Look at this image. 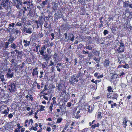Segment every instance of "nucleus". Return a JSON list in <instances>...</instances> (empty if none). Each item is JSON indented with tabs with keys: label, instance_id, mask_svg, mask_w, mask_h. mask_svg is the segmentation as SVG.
<instances>
[{
	"label": "nucleus",
	"instance_id": "6e6d98bb",
	"mask_svg": "<svg viewBox=\"0 0 132 132\" xmlns=\"http://www.w3.org/2000/svg\"><path fill=\"white\" fill-rule=\"evenodd\" d=\"M109 33V31L107 30H104L103 32V34L105 35H106Z\"/></svg>",
	"mask_w": 132,
	"mask_h": 132
},
{
	"label": "nucleus",
	"instance_id": "0eeeda50",
	"mask_svg": "<svg viewBox=\"0 0 132 132\" xmlns=\"http://www.w3.org/2000/svg\"><path fill=\"white\" fill-rule=\"evenodd\" d=\"M13 3V5L15 6L19 9L20 8V7L21 5V2L20 0H12Z\"/></svg>",
	"mask_w": 132,
	"mask_h": 132
},
{
	"label": "nucleus",
	"instance_id": "6ab92c4d",
	"mask_svg": "<svg viewBox=\"0 0 132 132\" xmlns=\"http://www.w3.org/2000/svg\"><path fill=\"white\" fill-rule=\"evenodd\" d=\"M127 122H128V121L127 120H126V118H124V120L122 122V125L124 128H126V127L127 126Z\"/></svg>",
	"mask_w": 132,
	"mask_h": 132
},
{
	"label": "nucleus",
	"instance_id": "c756f323",
	"mask_svg": "<svg viewBox=\"0 0 132 132\" xmlns=\"http://www.w3.org/2000/svg\"><path fill=\"white\" fill-rule=\"evenodd\" d=\"M10 62L11 63V64L12 65L13 64L16 62V58L14 57L13 59H12L11 60Z\"/></svg>",
	"mask_w": 132,
	"mask_h": 132
},
{
	"label": "nucleus",
	"instance_id": "a211bd4d",
	"mask_svg": "<svg viewBox=\"0 0 132 132\" xmlns=\"http://www.w3.org/2000/svg\"><path fill=\"white\" fill-rule=\"evenodd\" d=\"M37 68H35L33 70V72L32 73V75L34 77V76L37 75V77H38V72L37 71Z\"/></svg>",
	"mask_w": 132,
	"mask_h": 132
},
{
	"label": "nucleus",
	"instance_id": "e2e57ef3",
	"mask_svg": "<svg viewBox=\"0 0 132 132\" xmlns=\"http://www.w3.org/2000/svg\"><path fill=\"white\" fill-rule=\"evenodd\" d=\"M25 63L24 62H23L22 64V65L20 67V68L22 69L24 66Z\"/></svg>",
	"mask_w": 132,
	"mask_h": 132
},
{
	"label": "nucleus",
	"instance_id": "4468645a",
	"mask_svg": "<svg viewBox=\"0 0 132 132\" xmlns=\"http://www.w3.org/2000/svg\"><path fill=\"white\" fill-rule=\"evenodd\" d=\"M46 49L45 46L41 48L39 50V52L40 53L41 55H44Z\"/></svg>",
	"mask_w": 132,
	"mask_h": 132
},
{
	"label": "nucleus",
	"instance_id": "f704fd0d",
	"mask_svg": "<svg viewBox=\"0 0 132 132\" xmlns=\"http://www.w3.org/2000/svg\"><path fill=\"white\" fill-rule=\"evenodd\" d=\"M0 79L1 81L3 82L5 81V79L4 78V75H2V74L0 76Z\"/></svg>",
	"mask_w": 132,
	"mask_h": 132
},
{
	"label": "nucleus",
	"instance_id": "f257e3e1",
	"mask_svg": "<svg viewBox=\"0 0 132 132\" xmlns=\"http://www.w3.org/2000/svg\"><path fill=\"white\" fill-rule=\"evenodd\" d=\"M64 35L65 36L64 38L66 39L64 41L67 42H70V41L72 42L75 38V36L72 33L66 32L64 34Z\"/></svg>",
	"mask_w": 132,
	"mask_h": 132
},
{
	"label": "nucleus",
	"instance_id": "774afa93",
	"mask_svg": "<svg viewBox=\"0 0 132 132\" xmlns=\"http://www.w3.org/2000/svg\"><path fill=\"white\" fill-rule=\"evenodd\" d=\"M13 117V114L11 113L9 115L8 117L9 119H10L12 118V117Z\"/></svg>",
	"mask_w": 132,
	"mask_h": 132
},
{
	"label": "nucleus",
	"instance_id": "052dcab7",
	"mask_svg": "<svg viewBox=\"0 0 132 132\" xmlns=\"http://www.w3.org/2000/svg\"><path fill=\"white\" fill-rule=\"evenodd\" d=\"M91 82H94L96 84H97V80L94 81V79H92L91 81Z\"/></svg>",
	"mask_w": 132,
	"mask_h": 132
},
{
	"label": "nucleus",
	"instance_id": "2f4dec72",
	"mask_svg": "<svg viewBox=\"0 0 132 132\" xmlns=\"http://www.w3.org/2000/svg\"><path fill=\"white\" fill-rule=\"evenodd\" d=\"M63 26H64V25H63ZM70 25L68 24H65L64 25V28L66 30H68L70 28Z\"/></svg>",
	"mask_w": 132,
	"mask_h": 132
},
{
	"label": "nucleus",
	"instance_id": "864d4df0",
	"mask_svg": "<svg viewBox=\"0 0 132 132\" xmlns=\"http://www.w3.org/2000/svg\"><path fill=\"white\" fill-rule=\"evenodd\" d=\"M45 106L43 105H42L40 109V111H42L45 110L44 108Z\"/></svg>",
	"mask_w": 132,
	"mask_h": 132
},
{
	"label": "nucleus",
	"instance_id": "a19ab883",
	"mask_svg": "<svg viewBox=\"0 0 132 132\" xmlns=\"http://www.w3.org/2000/svg\"><path fill=\"white\" fill-rule=\"evenodd\" d=\"M65 60L66 61V62H65V63H67V64H68L67 66H69L70 65L71 62H69V59L67 57H66L65 58Z\"/></svg>",
	"mask_w": 132,
	"mask_h": 132
},
{
	"label": "nucleus",
	"instance_id": "7c9ffc66",
	"mask_svg": "<svg viewBox=\"0 0 132 132\" xmlns=\"http://www.w3.org/2000/svg\"><path fill=\"white\" fill-rule=\"evenodd\" d=\"M26 6H28L30 7V9H33L34 8V5L33 3H30L29 4H25Z\"/></svg>",
	"mask_w": 132,
	"mask_h": 132
},
{
	"label": "nucleus",
	"instance_id": "20e7f679",
	"mask_svg": "<svg viewBox=\"0 0 132 132\" xmlns=\"http://www.w3.org/2000/svg\"><path fill=\"white\" fill-rule=\"evenodd\" d=\"M78 78L76 74H74L71 77L70 79L69 80L70 83L72 84L74 86V84L78 81Z\"/></svg>",
	"mask_w": 132,
	"mask_h": 132
},
{
	"label": "nucleus",
	"instance_id": "3c124183",
	"mask_svg": "<svg viewBox=\"0 0 132 132\" xmlns=\"http://www.w3.org/2000/svg\"><path fill=\"white\" fill-rule=\"evenodd\" d=\"M21 29L22 30V32H26V29H27V28L26 27L24 26L23 27V28L22 29H21Z\"/></svg>",
	"mask_w": 132,
	"mask_h": 132
},
{
	"label": "nucleus",
	"instance_id": "58836bf2",
	"mask_svg": "<svg viewBox=\"0 0 132 132\" xmlns=\"http://www.w3.org/2000/svg\"><path fill=\"white\" fill-rule=\"evenodd\" d=\"M126 28H129L130 30L132 29V26L130 25V24H129L128 23L126 24Z\"/></svg>",
	"mask_w": 132,
	"mask_h": 132
},
{
	"label": "nucleus",
	"instance_id": "de8ad7c7",
	"mask_svg": "<svg viewBox=\"0 0 132 132\" xmlns=\"http://www.w3.org/2000/svg\"><path fill=\"white\" fill-rule=\"evenodd\" d=\"M93 59L96 61L97 63H98L100 62V59L95 57Z\"/></svg>",
	"mask_w": 132,
	"mask_h": 132
},
{
	"label": "nucleus",
	"instance_id": "4be33fe9",
	"mask_svg": "<svg viewBox=\"0 0 132 132\" xmlns=\"http://www.w3.org/2000/svg\"><path fill=\"white\" fill-rule=\"evenodd\" d=\"M77 75L78 77L79 78V77H82L84 75V73L83 71L80 70L79 71L78 74Z\"/></svg>",
	"mask_w": 132,
	"mask_h": 132
},
{
	"label": "nucleus",
	"instance_id": "5fc2aeb1",
	"mask_svg": "<svg viewBox=\"0 0 132 132\" xmlns=\"http://www.w3.org/2000/svg\"><path fill=\"white\" fill-rule=\"evenodd\" d=\"M57 54L55 52L53 56L54 59H55V60H56V57L57 56Z\"/></svg>",
	"mask_w": 132,
	"mask_h": 132
},
{
	"label": "nucleus",
	"instance_id": "423d86ee",
	"mask_svg": "<svg viewBox=\"0 0 132 132\" xmlns=\"http://www.w3.org/2000/svg\"><path fill=\"white\" fill-rule=\"evenodd\" d=\"M9 0H2L1 2L2 5V7L5 9H8L9 8Z\"/></svg>",
	"mask_w": 132,
	"mask_h": 132
},
{
	"label": "nucleus",
	"instance_id": "473e14b6",
	"mask_svg": "<svg viewBox=\"0 0 132 132\" xmlns=\"http://www.w3.org/2000/svg\"><path fill=\"white\" fill-rule=\"evenodd\" d=\"M100 126L99 123H97V124H95L94 125H92L91 126V128L92 129H94L96 127H98Z\"/></svg>",
	"mask_w": 132,
	"mask_h": 132
},
{
	"label": "nucleus",
	"instance_id": "a878e982",
	"mask_svg": "<svg viewBox=\"0 0 132 132\" xmlns=\"http://www.w3.org/2000/svg\"><path fill=\"white\" fill-rule=\"evenodd\" d=\"M107 90L109 92V93H111V92H114L112 88L110 86H109L107 87Z\"/></svg>",
	"mask_w": 132,
	"mask_h": 132
},
{
	"label": "nucleus",
	"instance_id": "338daca9",
	"mask_svg": "<svg viewBox=\"0 0 132 132\" xmlns=\"http://www.w3.org/2000/svg\"><path fill=\"white\" fill-rule=\"evenodd\" d=\"M33 122V121L32 119H30L29 120L28 124L30 125V123H31V125L32 124V123Z\"/></svg>",
	"mask_w": 132,
	"mask_h": 132
},
{
	"label": "nucleus",
	"instance_id": "c9c22d12",
	"mask_svg": "<svg viewBox=\"0 0 132 132\" xmlns=\"http://www.w3.org/2000/svg\"><path fill=\"white\" fill-rule=\"evenodd\" d=\"M36 45V44L35 43V46L36 50V52H38V48L40 47V45L39 44L37 45Z\"/></svg>",
	"mask_w": 132,
	"mask_h": 132
},
{
	"label": "nucleus",
	"instance_id": "39448f33",
	"mask_svg": "<svg viewBox=\"0 0 132 132\" xmlns=\"http://www.w3.org/2000/svg\"><path fill=\"white\" fill-rule=\"evenodd\" d=\"M14 73L13 71L10 68L7 69L6 73L5 76L8 79H10L12 78L13 76Z\"/></svg>",
	"mask_w": 132,
	"mask_h": 132
},
{
	"label": "nucleus",
	"instance_id": "09e8293b",
	"mask_svg": "<svg viewBox=\"0 0 132 132\" xmlns=\"http://www.w3.org/2000/svg\"><path fill=\"white\" fill-rule=\"evenodd\" d=\"M62 119L61 118H59L57 119V120L56 122L57 123H60L62 120Z\"/></svg>",
	"mask_w": 132,
	"mask_h": 132
},
{
	"label": "nucleus",
	"instance_id": "f03ea898",
	"mask_svg": "<svg viewBox=\"0 0 132 132\" xmlns=\"http://www.w3.org/2000/svg\"><path fill=\"white\" fill-rule=\"evenodd\" d=\"M119 43L120 44L119 46H116L115 47V51L118 53L124 52L125 51V48L124 43L120 42Z\"/></svg>",
	"mask_w": 132,
	"mask_h": 132
},
{
	"label": "nucleus",
	"instance_id": "69168bd1",
	"mask_svg": "<svg viewBox=\"0 0 132 132\" xmlns=\"http://www.w3.org/2000/svg\"><path fill=\"white\" fill-rule=\"evenodd\" d=\"M71 103L70 102H68L67 103V106L68 107H70L71 106Z\"/></svg>",
	"mask_w": 132,
	"mask_h": 132
},
{
	"label": "nucleus",
	"instance_id": "393cba45",
	"mask_svg": "<svg viewBox=\"0 0 132 132\" xmlns=\"http://www.w3.org/2000/svg\"><path fill=\"white\" fill-rule=\"evenodd\" d=\"M56 88L58 89V90L59 91H61L62 89V85L61 84H58V86H56Z\"/></svg>",
	"mask_w": 132,
	"mask_h": 132
},
{
	"label": "nucleus",
	"instance_id": "79ce46f5",
	"mask_svg": "<svg viewBox=\"0 0 132 132\" xmlns=\"http://www.w3.org/2000/svg\"><path fill=\"white\" fill-rule=\"evenodd\" d=\"M88 130V128H85L84 129L80 131L79 132H87Z\"/></svg>",
	"mask_w": 132,
	"mask_h": 132
},
{
	"label": "nucleus",
	"instance_id": "4d7b16f0",
	"mask_svg": "<svg viewBox=\"0 0 132 132\" xmlns=\"http://www.w3.org/2000/svg\"><path fill=\"white\" fill-rule=\"evenodd\" d=\"M100 54V52L98 51H96L95 53V54L96 56H99Z\"/></svg>",
	"mask_w": 132,
	"mask_h": 132
},
{
	"label": "nucleus",
	"instance_id": "a18cd8bd",
	"mask_svg": "<svg viewBox=\"0 0 132 132\" xmlns=\"http://www.w3.org/2000/svg\"><path fill=\"white\" fill-rule=\"evenodd\" d=\"M123 68L126 69V68H129V66L128 65V64L127 63H125V65H123Z\"/></svg>",
	"mask_w": 132,
	"mask_h": 132
},
{
	"label": "nucleus",
	"instance_id": "ddd939ff",
	"mask_svg": "<svg viewBox=\"0 0 132 132\" xmlns=\"http://www.w3.org/2000/svg\"><path fill=\"white\" fill-rule=\"evenodd\" d=\"M40 24L43 25L44 21H45V18H43L42 16H39L38 19V20Z\"/></svg>",
	"mask_w": 132,
	"mask_h": 132
},
{
	"label": "nucleus",
	"instance_id": "412c9836",
	"mask_svg": "<svg viewBox=\"0 0 132 132\" xmlns=\"http://www.w3.org/2000/svg\"><path fill=\"white\" fill-rule=\"evenodd\" d=\"M129 3H130L128 1L124 2L123 4V6L126 8L129 7Z\"/></svg>",
	"mask_w": 132,
	"mask_h": 132
},
{
	"label": "nucleus",
	"instance_id": "603ef678",
	"mask_svg": "<svg viewBox=\"0 0 132 132\" xmlns=\"http://www.w3.org/2000/svg\"><path fill=\"white\" fill-rule=\"evenodd\" d=\"M48 25V24L46 22L45 23L44 25V27H45L46 28H48L49 29H50L51 27H47V26Z\"/></svg>",
	"mask_w": 132,
	"mask_h": 132
},
{
	"label": "nucleus",
	"instance_id": "0e129e2a",
	"mask_svg": "<svg viewBox=\"0 0 132 132\" xmlns=\"http://www.w3.org/2000/svg\"><path fill=\"white\" fill-rule=\"evenodd\" d=\"M51 36H52V38H51V40H53L54 38V34L53 33H52L51 34Z\"/></svg>",
	"mask_w": 132,
	"mask_h": 132
},
{
	"label": "nucleus",
	"instance_id": "aec40b11",
	"mask_svg": "<svg viewBox=\"0 0 132 132\" xmlns=\"http://www.w3.org/2000/svg\"><path fill=\"white\" fill-rule=\"evenodd\" d=\"M10 46L11 48L13 49H16L17 47V46L14 43H11Z\"/></svg>",
	"mask_w": 132,
	"mask_h": 132
},
{
	"label": "nucleus",
	"instance_id": "f8f14e48",
	"mask_svg": "<svg viewBox=\"0 0 132 132\" xmlns=\"http://www.w3.org/2000/svg\"><path fill=\"white\" fill-rule=\"evenodd\" d=\"M28 15L29 16L31 17H33L35 15V12L34 10V8L30 9L29 10Z\"/></svg>",
	"mask_w": 132,
	"mask_h": 132
},
{
	"label": "nucleus",
	"instance_id": "4c0bfd02",
	"mask_svg": "<svg viewBox=\"0 0 132 132\" xmlns=\"http://www.w3.org/2000/svg\"><path fill=\"white\" fill-rule=\"evenodd\" d=\"M17 47H19V49H21L23 48V45L22 44V42H20V44H18L17 45Z\"/></svg>",
	"mask_w": 132,
	"mask_h": 132
},
{
	"label": "nucleus",
	"instance_id": "b1692460",
	"mask_svg": "<svg viewBox=\"0 0 132 132\" xmlns=\"http://www.w3.org/2000/svg\"><path fill=\"white\" fill-rule=\"evenodd\" d=\"M15 26V25L14 23H12L9 24V28L11 29L12 28L14 27Z\"/></svg>",
	"mask_w": 132,
	"mask_h": 132
},
{
	"label": "nucleus",
	"instance_id": "5701e85b",
	"mask_svg": "<svg viewBox=\"0 0 132 132\" xmlns=\"http://www.w3.org/2000/svg\"><path fill=\"white\" fill-rule=\"evenodd\" d=\"M15 38L14 37H10L8 39V41L9 43H13V42L15 40Z\"/></svg>",
	"mask_w": 132,
	"mask_h": 132
},
{
	"label": "nucleus",
	"instance_id": "2eb2a0df",
	"mask_svg": "<svg viewBox=\"0 0 132 132\" xmlns=\"http://www.w3.org/2000/svg\"><path fill=\"white\" fill-rule=\"evenodd\" d=\"M4 47V50H6L9 47V45L10 44L9 42H3L2 43Z\"/></svg>",
	"mask_w": 132,
	"mask_h": 132
},
{
	"label": "nucleus",
	"instance_id": "bb28decb",
	"mask_svg": "<svg viewBox=\"0 0 132 132\" xmlns=\"http://www.w3.org/2000/svg\"><path fill=\"white\" fill-rule=\"evenodd\" d=\"M52 5L53 6L52 9L54 10H55L56 9V7H57V5L55 2L53 3Z\"/></svg>",
	"mask_w": 132,
	"mask_h": 132
},
{
	"label": "nucleus",
	"instance_id": "1a4fd4ad",
	"mask_svg": "<svg viewBox=\"0 0 132 132\" xmlns=\"http://www.w3.org/2000/svg\"><path fill=\"white\" fill-rule=\"evenodd\" d=\"M103 65L106 68H108L109 67L110 63L109 59H105L103 62Z\"/></svg>",
	"mask_w": 132,
	"mask_h": 132
},
{
	"label": "nucleus",
	"instance_id": "dca6fc26",
	"mask_svg": "<svg viewBox=\"0 0 132 132\" xmlns=\"http://www.w3.org/2000/svg\"><path fill=\"white\" fill-rule=\"evenodd\" d=\"M35 26L36 27L37 29H38L39 28L40 26L42 27V25L37 20H35L34 22Z\"/></svg>",
	"mask_w": 132,
	"mask_h": 132
},
{
	"label": "nucleus",
	"instance_id": "9b49d317",
	"mask_svg": "<svg viewBox=\"0 0 132 132\" xmlns=\"http://www.w3.org/2000/svg\"><path fill=\"white\" fill-rule=\"evenodd\" d=\"M93 47V45L89 42H88L86 44L85 48H86L89 50H91L92 49Z\"/></svg>",
	"mask_w": 132,
	"mask_h": 132
},
{
	"label": "nucleus",
	"instance_id": "49530a36",
	"mask_svg": "<svg viewBox=\"0 0 132 132\" xmlns=\"http://www.w3.org/2000/svg\"><path fill=\"white\" fill-rule=\"evenodd\" d=\"M101 112H98V117L97 118L98 119H101L102 117L101 115Z\"/></svg>",
	"mask_w": 132,
	"mask_h": 132
},
{
	"label": "nucleus",
	"instance_id": "6e6552de",
	"mask_svg": "<svg viewBox=\"0 0 132 132\" xmlns=\"http://www.w3.org/2000/svg\"><path fill=\"white\" fill-rule=\"evenodd\" d=\"M16 84L13 81L11 82V84L9 86V90L10 92H14L15 89Z\"/></svg>",
	"mask_w": 132,
	"mask_h": 132
},
{
	"label": "nucleus",
	"instance_id": "8fccbe9b",
	"mask_svg": "<svg viewBox=\"0 0 132 132\" xmlns=\"http://www.w3.org/2000/svg\"><path fill=\"white\" fill-rule=\"evenodd\" d=\"M22 23H21L20 22H18L16 24H15V26H18L20 27L22 26Z\"/></svg>",
	"mask_w": 132,
	"mask_h": 132
},
{
	"label": "nucleus",
	"instance_id": "ea45409f",
	"mask_svg": "<svg viewBox=\"0 0 132 132\" xmlns=\"http://www.w3.org/2000/svg\"><path fill=\"white\" fill-rule=\"evenodd\" d=\"M117 77L118 75L117 74H114L112 76L111 79H116L117 78Z\"/></svg>",
	"mask_w": 132,
	"mask_h": 132
},
{
	"label": "nucleus",
	"instance_id": "f3484780",
	"mask_svg": "<svg viewBox=\"0 0 132 132\" xmlns=\"http://www.w3.org/2000/svg\"><path fill=\"white\" fill-rule=\"evenodd\" d=\"M23 43L24 44V46L25 47H27L30 45V41H28L26 40H24Z\"/></svg>",
	"mask_w": 132,
	"mask_h": 132
},
{
	"label": "nucleus",
	"instance_id": "cd10ccee",
	"mask_svg": "<svg viewBox=\"0 0 132 132\" xmlns=\"http://www.w3.org/2000/svg\"><path fill=\"white\" fill-rule=\"evenodd\" d=\"M31 37L32 38V39L34 40H36V36L35 33L33 32L32 33V34L31 36Z\"/></svg>",
	"mask_w": 132,
	"mask_h": 132
},
{
	"label": "nucleus",
	"instance_id": "7ed1b4c3",
	"mask_svg": "<svg viewBox=\"0 0 132 132\" xmlns=\"http://www.w3.org/2000/svg\"><path fill=\"white\" fill-rule=\"evenodd\" d=\"M118 95L115 92L108 93L107 94L106 97L107 98H111L113 100H117Z\"/></svg>",
	"mask_w": 132,
	"mask_h": 132
},
{
	"label": "nucleus",
	"instance_id": "680f3d73",
	"mask_svg": "<svg viewBox=\"0 0 132 132\" xmlns=\"http://www.w3.org/2000/svg\"><path fill=\"white\" fill-rule=\"evenodd\" d=\"M43 73L44 72L43 71H41L40 72V75L39 76V78H41L43 77L42 75H43Z\"/></svg>",
	"mask_w": 132,
	"mask_h": 132
},
{
	"label": "nucleus",
	"instance_id": "9d476101",
	"mask_svg": "<svg viewBox=\"0 0 132 132\" xmlns=\"http://www.w3.org/2000/svg\"><path fill=\"white\" fill-rule=\"evenodd\" d=\"M63 14L60 12H57L54 15V17L55 19H58L63 17Z\"/></svg>",
	"mask_w": 132,
	"mask_h": 132
},
{
	"label": "nucleus",
	"instance_id": "37998d69",
	"mask_svg": "<svg viewBox=\"0 0 132 132\" xmlns=\"http://www.w3.org/2000/svg\"><path fill=\"white\" fill-rule=\"evenodd\" d=\"M8 110H5L4 111L2 112V113L3 114H8V112L9 111V109L8 108H7Z\"/></svg>",
	"mask_w": 132,
	"mask_h": 132
},
{
	"label": "nucleus",
	"instance_id": "72a5a7b5",
	"mask_svg": "<svg viewBox=\"0 0 132 132\" xmlns=\"http://www.w3.org/2000/svg\"><path fill=\"white\" fill-rule=\"evenodd\" d=\"M33 1L32 0H28V1H25L23 3V4H29L32 3Z\"/></svg>",
	"mask_w": 132,
	"mask_h": 132
},
{
	"label": "nucleus",
	"instance_id": "e433bc0d",
	"mask_svg": "<svg viewBox=\"0 0 132 132\" xmlns=\"http://www.w3.org/2000/svg\"><path fill=\"white\" fill-rule=\"evenodd\" d=\"M47 2V1H43L42 2V4L41 5L42 8H43L44 7L45 5H46V3Z\"/></svg>",
	"mask_w": 132,
	"mask_h": 132
},
{
	"label": "nucleus",
	"instance_id": "13d9d810",
	"mask_svg": "<svg viewBox=\"0 0 132 132\" xmlns=\"http://www.w3.org/2000/svg\"><path fill=\"white\" fill-rule=\"evenodd\" d=\"M83 46V45L82 44H79L78 45V49H81V48H82Z\"/></svg>",
	"mask_w": 132,
	"mask_h": 132
},
{
	"label": "nucleus",
	"instance_id": "c03bdc74",
	"mask_svg": "<svg viewBox=\"0 0 132 132\" xmlns=\"http://www.w3.org/2000/svg\"><path fill=\"white\" fill-rule=\"evenodd\" d=\"M117 105H118L116 104V103H114L113 104H111V108H114V106H116V107H117Z\"/></svg>",
	"mask_w": 132,
	"mask_h": 132
},
{
	"label": "nucleus",
	"instance_id": "c85d7f7f",
	"mask_svg": "<svg viewBox=\"0 0 132 132\" xmlns=\"http://www.w3.org/2000/svg\"><path fill=\"white\" fill-rule=\"evenodd\" d=\"M26 32L29 34H31L32 32V28H27Z\"/></svg>",
	"mask_w": 132,
	"mask_h": 132
},
{
	"label": "nucleus",
	"instance_id": "bf43d9fd",
	"mask_svg": "<svg viewBox=\"0 0 132 132\" xmlns=\"http://www.w3.org/2000/svg\"><path fill=\"white\" fill-rule=\"evenodd\" d=\"M121 86L122 88L125 87L127 85L124 83H122L121 85Z\"/></svg>",
	"mask_w": 132,
	"mask_h": 132
}]
</instances>
